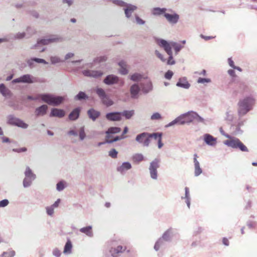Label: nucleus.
Wrapping results in <instances>:
<instances>
[{
    "label": "nucleus",
    "instance_id": "nucleus-1",
    "mask_svg": "<svg viewBox=\"0 0 257 257\" xmlns=\"http://www.w3.org/2000/svg\"><path fill=\"white\" fill-rule=\"evenodd\" d=\"M39 98L45 102L53 105H58L61 104L63 100L64 97L61 96H54L51 94H40L37 97H33L31 96H28V99L30 100H37Z\"/></svg>",
    "mask_w": 257,
    "mask_h": 257
},
{
    "label": "nucleus",
    "instance_id": "nucleus-2",
    "mask_svg": "<svg viewBox=\"0 0 257 257\" xmlns=\"http://www.w3.org/2000/svg\"><path fill=\"white\" fill-rule=\"evenodd\" d=\"M254 103V100L251 97H247L240 101L238 103V113L240 115L245 114L251 109Z\"/></svg>",
    "mask_w": 257,
    "mask_h": 257
},
{
    "label": "nucleus",
    "instance_id": "nucleus-3",
    "mask_svg": "<svg viewBox=\"0 0 257 257\" xmlns=\"http://www.w3.org/2000/svg\"><path fill=\"white\" fill-rule=\"evenodd\" d=\"M120 131V128L118 127H111L109 128L107 131L106 132V142L108 143H112L113 142L124 139V137L123 136H117L115 138H113L112 136V134L119 133Z\"/></svg>",
    "mask_w": 257,
    "mask_h": 257
},
{
    "label": "nucleus",
    "instance_id": "nucleus-4",
    "mask_svg": "<svg viewBox=\"0 0 257 257\" xmlns=\"http://www.w3.org/2000/svg\"><path fill=\"white\" fill-rule=\"evenodd\" d=\"M193 121L192 116L190 114H183L172 121L170 125H172L175 123H178L180 124H183L186 123H189Z\"/></svg>",
    "mask_w": 257,
    "mask_h": 257
},
{
    "label": "nucleus",
    "instance_id": "nucleus-5",
    "mask_svg": "<svg viewBox=\"0 0 257 257\" xmlns=\"http://www.w3.org/2000/svg\"><path fill=\"white\" fill-rule=\"evenodd\" d=\"M160 160L155 159L150 163L149 170L150 172L151 177L153 179H157V169L159 167Z\"/></svg>",
    "mask_w": 257,
    "mask_h": 257
},
{
    "label": "nucleus",
    "instance_id": "nucleus-6",
    "mask_svg": "<svg viewBox=\"0 0 257 257\" xmlns=\"http://www.w3.org/2000/svg\"><path fill=\"white\" fill-rule=\"evenodd\" d=\"M126 249V246L119 245L116 247H111L109 252L112 257H119L120 254L124 252Z\"/></svg>",
    "mask_w": 257,
    "mask_h": 257
},
{
    "label": "nucleus",
    "instance_id": "nucleus-7",
    "mask_svg": "<svg viewBox=\"0 0 257 257\" xmlns=\"http://www.w3.org/2000/svg\"><path fill=\"white\" fill-rule=\"evenodd\" d=\"M96 91V93L101 99L103 103L104 104L107 106L113 104V101L106 96L103 89L102 88H97Z\"/></svg>",
    "mask_w": 257,
    "mask_h": 257
},
{
    "label": "nucleus",
    "instance_id": "nucleus-8",
    "mask_svg": "<svg viewBox=\"0 0 257 257\" xmlns=\"http://www.w3.org/2000/svg\"><path fill=\"white\" fill-rule=\"evenodd\" d=\"M136 141L140 143H143L145 146H148L150 142V134L143 133L138 135L136 137Z\"/></svg>",
    "mask_w": 257,
    "mask_h": 257
},
{
    "label": "nucleus",
    "instance_id": "nucleus-9",
    "mask_svg": "<svg viewBox=\"0 0 257 257\" xmlns=\"http://www.w3.org/2000/svg\"><path fill=\"white\" fill-rule=\"evenodd\" d=\"M158 43L159 45L164 49L168 54H171L172 53V48L174 47L175 43H169L164 40H160L158 41Z\"/></svg>",
    "mask_w": 257,
    "mask_h": 257
},
{
    "label": "nucleus",
    "instance_id": "nucleus-10",
    "mask_svg": "<svg viewBox=\"0 0 257 257\" xmlns=\"http://www.w3.org/2000/svg\"><path fill=\"white\" fill-rule=\"evenodd\" d=\"M225 137L227 138L230 139L224 142V144L229 147H231L233 148H237L238 143L240 140L237 138H231L228 135H225Z\"/></svg>",
    "mask_w": 257,
    "mask_h": 257
},
{
    "label": "nucleus",
    "instance_id": "nucleus-11",
    "mask_svg": "<svg viewBox=\"0 0 257 257\" xmlns=\"http://www.w3.org/2000/svg\"><path fill=\"white\" fill-rule=\"evenodd\" d=\"M106 118L110 121H119L121 119V113L118 112L108 113L106 115Z\"/></svg>",
    "mask_w": 257,
    "mask_h": 257
},
{
    "label": "nucleus",
    "instance_id": "nucleus-12",
    "mask_svg": "<svg viewBox=\"0 0 257 257\" xmlns=\"http://www.w3.org/2000/svg\"><path fill=\"white\" fill-rule=\"evenodd\" d=\"M83 74L86 76L92 77H99L102 76L103 73L100 71L95 70H84Z\"/></svg>",
    "mask_w": 257,
    "mask_h": 257
},
{
    "label": "nucleus",
    "instance_id": "nucleus-13",
    "mask_svg": "<svg viewBox=\"0 0 257 257\" xmlns=\"http://www.w3.org/2000/svg\"><path fill=\"white\" fill-rule=\"evenodd\" d=\"M164 17L169 23L172 24H176L179 18V15L176 14H169L166 13L164 15Z\"/></svg>",
    "mask_w": 257,
    "mask_h": 257
},
{
    "label": "nucleus",
    "instance_id": "nucleus-14",
    "mask_svg": "<svg viewBox=\"0 0 257 257\" xmlns=\"http://www.w3.org/2000/svg\"><path fill=\"white\" fill-rule=\"evenodd\" d=\"M118 81V77L113 75H109L107 76L104 80V82L108 85L117 83Z\"/></svg>",
    "mask_w": 257,
    "mask_h": 257
},
{
    "label": "nucleus",
    "instance_id": "nucleus-15",
    "mask_svg": "<svg viewBox=\"0 0 257 257\" xmlns=\"http://www.w3.org/2000/svg\"><path fill=\"white\" fill-rule=\"evenodd\" d=\"M140 91V88L138 85L134 84L130 88V92L131 97L133 98H137L138 96V94Z\"/></svg>",
    "mask_w": 257,
    "mask_h": 257
},
{
    "label": "nucleus",
    "instance_id": "nucleus-16",
    "mask_svg": "<svg viewBox=\"0 0 257 257\" xmlns=\"http://www.w3.org/2000/svg\"><path fill=\"white\" fill-rule=\"evenodd\" d=\"M65 111L61 109L53 108L51 110L50 116H56L58 117H62L65 115Z\"/></svg>",
    "mask_w": 257,
    "mask_h": 257
},
{
    "label": "nucleus",
    "instance_id": "nucleus-17",
    "mask_svg": "<svg viewBox=\"0 0 257 257\" xmlns=\"http://www.w3.org/2000/svg\"><path fill=\"white\" fill-rule=\"evenodd\" d=\"M204 140L205 142L208 145L213 146L216 143V139L209 134L204 135Z\"/></svg>",
    "mask_w": 257,
    "mask_h": 257
},
{
    "label": "nucleus",
    "instance_id": "nucleus-18",
    "mask_svg": "<svg viewBox=\"0 0 257 257\" xmlns=\"http://www.w3.org/2000/svg\"><path fill=\"white\" fill-rule=\"evenodd\" d=\"M48 109V106L46 105H43L37 108H36L35 113L37 116L44 115Z\"/></svg>",
    "mask_w": 257,
    "mask_h": 257
},
{
    "label": "nucleus",
    "instance_id": "nucleus-19",
    "mask_svg": "<svg viewBox=\"0 0 257 257\" xmlns=\"http://www.w3.org/2000/svg\"><path fill=\"white\" fill-rule=\"evenodd\" d=\"M22 82L32 83L36 82L37 80L29 74L24 75L21 76Z\"/></svg>",
    "mask_w": 257,
    "mask_h": 257
},
{
    "label": "nucleus",
    "instance_id": "nucleus-20",
    "mask_svg": "<svg viewBox=\"0 0 257 257\" xmlns=\"http://www.w3.org/2000/svg\"><path fill=\"white\" fill-rule=\"evenodd\" d=\"M80 113V109L77 108L74 109L69 114V118L70 120H76L79 116Z\"/></svg>",
    "mask_w": 257,
    "mask_h": 257
},
{
    "label": "nucleus",
    "instance_id": "nucleus-21",
    "mask_svg": "<svg viewBox=\"0 0 257 257\" xmlns=\"http://www.w3.org/2000/svg\"><path fill=\"white\" fill-rule=\"evenodd\" d=\"M88 114L90 118L94 120L99 116L100 113L99 112L96 111L93 109H91L88 111Z\"/></svg>",
    "mask_w": 257,
    "mask_h": 257
},
{
    "label": "nucleus",
    "instance_id": "nucleus-22",
    "mask_svg": "<svg viewBox=\"0 0 257 257\" xmlns=\"http://www.w3.org/2000/svg\"><path fill=\"white\" fill-rule=\"evenodd\" d=\"M177 86L187 89L190 87V85L185 79H180L177 83Z\"/></svg>",
    "mask_w": 257,
    "mask_h": 257
},
{
    "label": "nucleus",
    "instance_id": "nucleus-23",
    "mask_svg": "<svg viewBox=\"0 0 257 257\" xmlns=\"http://www.w3.org/2000/svg\"><path fill=\"white\" fill-rule=\"evenodd\" d=\"M132 168L131 164L128 162L122 163L121 166L118 168L117 170L120 172H123L125 170L130 169Z\"/></svg>",
    "mask_w": 257,
    "mask_h": 257
},
{
    "label": "nucleus",
    "instance_id": "nucleus-24",
    "mask_svg": "<svg viewBox=\"0 0 257 257\" xmlns=\"http://www.w3.org/2000/svg\"><path fill=\"white\" fill-rule=\"evenodd\" d=\"M166 11V9L165 8H154L152 10V13L154 15H161L162 14H166L165 12Z\"/></svg>",
    "mask_w": 257,
    "mask_h": 257
},
{
    "label": "nucleus",
    "instance_id": "nucleus-25",
    "mask_svg": "<svg viewBox=\"0 0 257 257\" xmlns=\"http://www.w3.org/2000/svg\"><path fill=\"white\" fill-rule=\"evenodd\" d=\"M144 156L141 154H136L132 157V160L134 163H139L144 160Z\"/></svg>",
    "mask_w": 257,
    "mask_h": 257
},
{
    "label": "nucleus",
    "instance_id": "nucleus-26",
    "mask_svg": "<svg viewBox=\"0 0 257 257\" xmlns=\"http://www.w3.org/2000/svg\"><path fill=\"white\" fill-rule=\"evenodd\" d=\"M118 65L120 67L119 70L120 73L123 75L126 74L128 73V71L126 69V65L125 63L123 61H121L118 63Z\"/></svg>",
    "mask_w": 257,
    "mask_h": 257
},
{
    "label": "nucleus",
    "instance_id": "nucleus-27",
    "mask_svg": "<svg viewBox=\"0 0 257 257\" xmlns=\"http://www.w3.org/2000/svg\"><path fill=\"white\" fill-rule=\"evenodd\" d=\"M80 231L90 237L93 235L92 227L90 226L82 228L80 229Z\"/></svg>",
    "mask_w": 257,
    "mask_h": 257
},
{
    "label": "nucleus",
    "instance_id": "nucleus-28",
    "mask_svg": "<svg viewBox=\"0 0 257 257\" xmlns=\"http://www.w3.org/2000/svg\"><path fill=\"white\" fill-rule=\"evenodd\" d=\"M12 122L15 125L24 128H27L28 126V124L25 123L23 121L18 119H14Z\"/></svg>",
    "mask_w": 257,
    "mask_h": 257
},
{
    "label": "nucleus",
    "instance_id": "nucleus-29",
    "mask_svg": "<svg viewBox=\"0 0 257 257\" xmlns=\"http://www.w3.org/2000/svg\"><path fill=\"white\" fill-rule=\"evenodd\" d=\"M72 248V245L71 242L70 240H68L64 246L63 251L64 253H70L71 252Z\"/></svg>",
    "mask_w": 257,
    "mask_h": 257
},
{
    "label": "nucleus",
    "instance_id": "nucleus-30",
    "mask_svg": "<svg viewBox=\"0 0 257 257\" xmlns=\"http://www.w3.org/2000/svg\"><path fill=\"white\" fill-rule=\"evenodd\" d=\"M194 166H195V175L196 176H198L202 173V171L201 168L200 167L199 163L197 160H195Z\"/></svg>",
    "mask_w": 257,
    "mask_h": 257
},
{
    "label": "nucleus",
    "instance_id": "nucleus-31",
    "mask_svg": "<svg viewBox=\"0 0 257 257\" xmlns=\"http://www.w3.org/2000/svg\"><path fill=\"white\" fill-rule=\"evenodd\" d=\"M0 92L5 96L10 95V91L3 84H0Z\"/></svg>",
    "mask_w": 257,
    "mask_h": 257
},
{
    "label": "nucleus",
    "instance_id": "nucleus-32",
    "mask_svg": "<svg viewBox=\"0 0 257 257\" xmlns=\"http://www.w3.org/2000/svg\"><path fill=\"white\" fill-rule=\"evenodd\" d=\"M57 39H55H55H42V40L38 41L37 44L38 45L41 44V45H48L51 42L56 41V40Z\"/></svg>",
    "mask_w": 257,
    "mask_h": 257
},
{
    "label": "nucleus",
    "instance_id": "nucleus-33",
    "mask_svg": "<svg viewBox=\"0 0 257 257\" xmlns=\"http://www.w3.org/2000/svg\"><path fill=\"white\" fill-rule=\"evenodd\" d=\"M15 255V251L12 249H10L7 251L4 252L1 255V257H13Z\"/></svg>",
    "mask_w": 257,
    "mask_h": 257
},
{
    "label": "nucleus",
    "instance_id": "nucleus-34",
    "mask_svg": "<svg viewBox=\"0 0 257 257\" xmlns=\"http://www.w3.org/2000/svg\"><path fill=\"white\" fill-rule=\"evenodd\" d=\"M121 113V116L123 115V116H125V117L126 119H130L134 115V110H130V111L125 110Z\"/></svg>",
    "mask_w": 257,
    "mask_h": 257
},
{
    "label": "nucleus",
    "instance_id": "nucleus-35",
    "mask_svg": "<svg viewBox=\"0 0 257 257\" xmlns=\"http://www.w3.org/2000/svg\"><path fill=\"white\" fill-rule=\"evenodd\" d=\"M25 176L26 178H35V175L32 173L31 170L29 167H27L26 168L25 173Z\"/></svg>",
    "mask_w": 257,
    "mask_h": 257
},
{
    "label": "nucleus",
    "instance_id": "nucleus-36",
    "mask_svg": "<svg viewBox=\"0 0 257 257\" xmlns=\"http://www.w3.org/2000/svg\"><path fill=\"white\" fill-rule=\"evenodd\" d=\"M171 229H168L163 234L162 237V240L164 239L165 240H168L170 239L171 234Z\"/></svg>",
    "mask_w": 257,
    "mask_h": 257
},
{
    "label": "nucleus",
    "instance_id": "nucleus-37",
    "mask_svg": "<svg viewBox=\"0 0 257 257\" xmlns=\"http://www.w3.org/2000/svg\"><path fill=\"white\" fill-rule=\"evenodd\" d=\"M161 137L162 138V134L161 133H153V134H150V138H154L155 140H159V138Z\"/></svg>",
    "mask_w": 257,
    "mask_h": 257
},
{
    "label": "nucleus",
    "instance_id": "nucleus-38",
    "mask_svg": "<svg viewBox=\"0 0 257 257\" xmlns=\"http://www.w3.org/2000/svg\"><path fill=\"white\" fill-rule=\"evenodd\" d=\"M117 152L115 149H112L109 152V156L112 158H116L117 156Z\"/></svg>",
    "mask_w": 257,
    "mask_h": 257
},
{
    "label": "nucleus",
    "instance_id": "nucleus-39",
    "mask_svg": "<svg viewBox=\"0 0 257 257\" xmlns=\"http://www.w3.org/2000/svg\"><path fill=\"white\" fill-rule=\"evenodd\" d=\"M237 148H239L241 151L243 152H248V149L247 147L243 145L240 141H239L238 143V145L237 146Z\"/></svg>",
    "mask_w": 257,
    "mask_h": 257
},
{
    "label": "nucleus",
    "instance_id": "nucleus-40",
    "mask_svg": "<svg viewBox=\"0 0 257 257\" xmlns=\"http://www.w3.org/2000/svg\"><path fill=\"white\" fill-rule=\"evenodd\" d=\"M141 78L142 75L138 73H135L131 76V79L135 81H138Z\"/></svg>",
    "mask_w": 257,
    "mask_h": 257
},
{
    "label": "nucleus",
    "instance_id": "nucleus-41",
    "mask_svg": "<svg viewBox=\"0 0 257 257\" xmlns=\"http://www.w3.org/2000/svg\"><path fill=\"white\" fill-rule=\"evenodd\" d=\"M163 244V240L161 238L159 239L155 243L154 246V248L156 250H158L160 247V246Z\"/></svg>",
    "mask_w": 257,
    "mask_h": 257
},
{
    "label": "nucleus",
    "instance_id": "nucleus-42",
    "mask_svg": "<svg viewBox=\"0 0 257 257\" xmlns=\"http://www.w3.org/2000/svg\"><path fill=\"white\" fill-rule=\"evenodd\" d=\"M161 118H162V117H161V114L158 112L154 113L151 116V119H152V120L160 119Z\"/></svg>",
    "mask_w": 257,
    "mask_h": 257
},
{
    "label": "nucleus",
    "instance_id": "nucleus-43",
    "mask_svg": "<svg viewBox=\"0 0 257 257\" xmlns=\"http://www.w3.org/2000/svg\"><path fill=\"white\" fill-rule=\"evenodd\" d=\"M86 96L85 93L83 92H80L76 96V98L77 99L80 100L82 99H85Z\"/></svg>",
    "mask_w": 257,
    "mask_h": 257
},
{
    "label": "nucleus",
    "instance_id": "nucleus-44",
    "mask_svg": "<svg viewBox=\"0 0 257 257\" xmlns=\"http://www.w3.org/2000/svg\"><path fill=\"white\" fill-rule=\"evenodd\" d=\"M169 55V59L167 61L168 65H173L175 63V61L173 60V54H168Z\"/></svg>",
    "mask_w": 257,
    "mask_h": 257
},
{
    "label": "nucleus",
    "instance_id": "nucleus-45",
    "mask_svg": "<svg viewBox=\"0 0 257 257\" xmlns=\"http://www.w3.org/2000/svg\"><path fill=\"white\" fill-rule=\"evenodd\" d=\"M31 181L28 178H25L23 181V185L25 187H28L30 185Z\"/></svg>",
    "mask_w": 257,
    "mask_h": 257
},
{
    "label": "nucleus",
    "instance_id": "nucleus-46",
    "mask_svg": "<svg viewBox=\"0 0 257 257\" xmlns=\"http://www.w3.org/2000/svg\"><path fill=\"white\" fill-rule=\"evenodd\" d=\"M210 81H211V80L209 78H199L197 80V82L198 83H204L205 82L208 83V82H210Z\"/></svg>",
    "mask_w": 257,
    "mask_h": 257
},
{
    "label": "nucleus",
    "instance_id": "nucleus-47",
    "mask_svg": "<svg viewBox=\"0 0 257 257\" xmlns=\"http://www.w3.org/2000/svg\"><path fill=\"white\" fill-rule=\"evenodd\" d=\"M173 75V72L171 70H168L165 74V77L167 79H171Z\"/></svg>",
    "mask_w": 257,
    "mask_h": 257
},
{
    "label": "nucleus",
    "instance_id": "nucleus-48",
    "mask_svg": "<svg viewBox=\"0 0 257 257\" xmlns=\"http://www.w3.org/2000/svg\"><path fill=\"white\" fill-rule=\"evenodd\" d=\"M9 202L7 199H4L0 201V207H4L7 206Z\"/></svg>",
    "mask_w": 257,
    "mask_h": 257
},
{
    "label": "nucleus",
    "instance_id": "nucleus-49",
    "mask_svg": "<svg viewBox=\"0 0 257 257\" xmlns=\"http://www.w3.org/2000/svg\"><path fill=\"white\" fill-rule=\"evenodd\" d=\"M106 59L107 58L105 56H100L96 58L95 61L96 62L100 63L103 61H105Z\"/></svg>",
    "mask_w": 257,
    "mask_h": 257
},
{
    "label": "nucleus",
    "instance_id": "nucleus-50",
    "mask_svg": "<svg viewBox=\"0 0 257 257\" xmlns=\"http://www.w3.org/2000/svg\"><path fill=\"white\" fill-rule=\"evenodd\" d=\"M64 188V184L62 182H60L57 184V189L61 191Z\"/></svg>",
    "mask_w": 257,
    "mask_h": 257
},
{
    "label": "nucleus",
    "instance_id": "nucleus-51",
    "mask_svg": "<svg viewBox=\"0 0 257 257\" xmlns=\"http://www.w3.org/2000/svg\"><path fill=\"white\" fill-rule=\"evenodd\" d=\"M47 213L49 215H52L54 213V208L52 206L46 208Z\"/></svg>",
    "mask_w": 257,
    "mask_h": 257
},
{
    "label": "nucleus",
    "instance_id": "nucleus-52",
    "mask_svg": "<svg viewBox=\"0 0 257 257\" xmlns=\"http://www.w3.org/2000/svg\"><path fill=\"white\" fill-rule=\"evenodd\" d=\"M79 134L80 139L81 140H83L85 138V134L83 128H81V129L79 131Z\"/></svg>",
    "mask_w": 257,
    "mask_h": 257
},
{
    "label": "nucleus",
    "instance_id": "nucleus-53",
    "mask_svg": "<svg viewBox=\"0 0 257 257\" xmlns=\"http://www.w3.org/2000/svg\"><path fill=\"white\" fill-rule=\"evenodd\" d=\"M13 151L17 153H21L26 152L27 151V148L25 147L18 148V149H14L13 150Z\"/></svg>",
    "mask_w": 257,
    "mask_h": 257
},
{
    "label": "nucleus",
    "instance_id": "nucleus-54",
    "mask_svg": "<svg viewBox=\"0 0 257 257\" xmlns=\"http://www.w3.org/2000/svg\"><path fill=\"white\" fill-rule=\"evenodd\" d=\"M137 23L139 25H143L145 24V21L139 18L138 16L136 17Z\"/></svg>",
    "mask_w": 257,
    "mask_h": 257
},
{
    "label": "nucleus",
    "instance_id": "nucleus-55",
    "mask_svg": "<svg viewBox=\"0 0 257 257\" xmlns=\"http://www.w3.org/2000/svg\"><path fill=\"white\" fill-rule=\"evenodd\" d=\"M155 53L156 55L163 62H165L166 60L163 58L162 55L159 53V52L157 50L155 51Z\"/></svg>",
    "mask_w": 257,
    "mask_h": 257
},
{
    "label": "nucleus",
    "instance_id": "nucleus-56",
    "mask_svg": "<svg viewBox=\"0 0 257 257\" xmlns=\"http://www.w3.org/2000/svg\"><path fill=\"white\" fill-rule=\"evenodd\" d=\"M51 61L52 63H56L60 62V59L57 57H52L51 58Z\"/></svg>",
    "mask_w": 257,
    "mask_h": 257
},
{
    "label": "nucleus",
    "instance_id": "nucleus-57",
    "mask_svg": "<svg viewBox=\"0 0 257 257\" xmlns=\"http://www.w3.org/2000/svg\"><path fill=\"white\" fill-rule=\"evenodd\" d=\"M53 254L54 255L59 257L61 255V252L59 250L56 249L54 250Z\"/></svg>",
    "mask_w": 257,
    "mask_h": 257
},
{
    "label": "nucleus",
    "instance_id": "nucleus-58",
    "mask_svg": "<svg viewBox=\"0 0 257 257\" xmlns=\"http://www.w3.org/2000/svg\"><path fill=\"white\" fill-rule=\"evenodd\" d=\"M228 73L232 77H235V71L232 69H229L228 70Z\"/></svg>",
    "mask_w": 257,
    "mask_h": 257
},
{
    "label": "nucleus",
    "instance_id": "nucleus-59",
    "mask_svg": "<svg viewBox=\"0 0 257 257\" xmlns=\"http://www.w3.org/2000/svg\"><path fill=\"white\" fill-rule=\"evenodd\" d=\"M34 61L38 62V63H46V62L42 59H39V58H34L33 59Z\"/></svg>",
    "mask_w": 257,
    "mask_h": 257
},
{
    "label": "nucleus",
    "instance_id": "nucleus-60",
    "mask_svg": "<svg viewBox=\"0 0 257 257\" xmlns=\"http://www.w3.org/2000/svg\"><path fill=\"white\" fill-rule=\"evenodd\" d=\"M127 8L130 10V13H133L135 10H136L137 7L134 6H130Z\"/></svg>",
    "mask_w": 257,
    "mask_h": 257
},
{
    "label": "nucleus",
    "instance_id": "nucleus-61",
    "mask_svg": "<svg viewBox=\"0 0 257 257\" xmlns=\"http://www.w3.org/2000/svg\"><path fill=\"white\" fill-rule=\"evenodd\" d=\"M228 64L231 67H232L233 68H234V67H235V65L234 64V62L233 61V60L231 59V58H229L228 59Z\"/></svg>",
    "mask_w": 257,
    "mask_h": 257
},
{
    "label": "nucleus",
    "instance_id": "nucleus-62",
    "mask_svg": "<svg viewBox=\"0 0 257 257\" xmlns=\"http://www.w3.org/2000/svg\"><path fill=\"white\" fill-rule=\"evenodd\" d=\"M132 14V13H130V10L127 8L125 9V14L127 18H129L131 16Z\"/></svg>",
    "mask_w": 257,
    "mask_h": 257
},
{
    "label": "nucleus",
    "instance_id": "nucleus-63",
    "mask_svg": "<svg viewBox=\"0 0 257 257\" xmlns=\"http://www.w3.org/2000/svg\"><path fill=\"white\" fill-rule=\"evenodd\" d=\"M158 148L159 149H161L163 146V144L162 143V138H161V137H160L159 140H158Z\"/></svg>",
    "mask_w": 257,
    "mask_h": 257
},
{
    "label": "nucleus",
    "instance_id": "nucleus-64",
    "mask_svg": "<svg viewBox=\"0 0 257 257\" xmlns=\"http://www.w3.org/2000/svg\"><path fill=\"white\" fill-rule=\"evenodd\" d=\"M60 201V200L58 199L51 206H52L53 208L57 207L59 205Z\"/></svg>",
    "mask_w": 257,
    "mask_h": 257
}]
</instances>
